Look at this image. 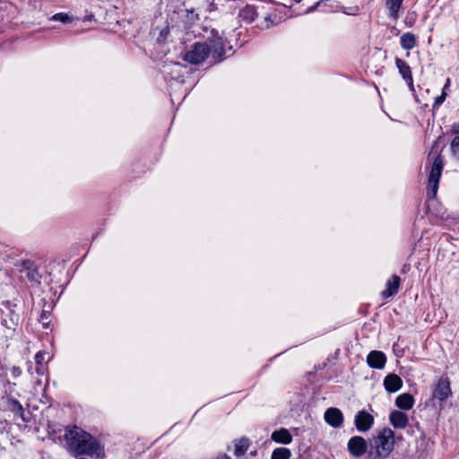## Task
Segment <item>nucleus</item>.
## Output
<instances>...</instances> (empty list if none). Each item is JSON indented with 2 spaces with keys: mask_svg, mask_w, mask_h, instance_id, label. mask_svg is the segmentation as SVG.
<instances>
[{
  "mask_svg": "<svg viewBox=\"0 0 459 459\" xmlns=\"http://www.w3.org/2000/svg\"><path fill=\"white\" fill-rule=\"evenodd\" d=\"M64 438L67 449L76 457L100 455L102 449L100 444L90 433L75 425L65 428Z\"/></svg>",
  "mask_w": 459,
  "mask_h": 459,
  "instance_id": "1",
  "label": "nucleus"
},
{
  "mask_svg": "<svg viewBox=\"0 0 459 459\" xmlns=\"http://www.w3.org/2000/svg\"><path fill=\"white\" fill-rule=\"evenodd\" d=\"M439 145H432L426 160V169L429 170L427 196L430 199L436 197L439 180L445 166V160L441 154Z\"/></svg>",
  "mask_w": 459,
  "mask_h": 459,
  "instance_id": "2",
  "label": "nucleus"
},
{
  "mask_svg": "<svg viewBox=\"0 0 459 459\" xmlns=\"http://www.w3.org/2000/svg\"><path fill=\"white\" fill-rule=\"evenodd\" d=\"M394 432L385 428L370 440L369 455L373 459H386L394 447Z\"/></svg>",
  "mask_w": 459,
  "mask_h": 459,
  "instance_id": "3",
  "label": "nucleus"
},
{
  "mask_svg": "<svg viewBox=\"0 0 459 459\" xmlns=\"http://www.w3.org/2000/svg\"><path fill=\"white\" fill-rule=\"evenodd\" d=\"M209 56V46L205 43H195L191 50L185 54L184 59L193 65L203 63Z\"/></svg>",
  "mask_w": 459,
  "mask_h": 459,
  "instance_id": "4",
  "label": "nucleus"
},
{
  "mask_svg": "<svg viewBox=\"0 0 459 459\" xmlns=\"http://www.w3.org/2000/svg\"><path fill=\"white\" fill-rule=\"evenodd\" d=\"M17 266L19 267V271L22 273H25L27 279L33 283L39 284L41 275L39 272L38 266L35 264V263L31 260H22L19 264H17Z\"/></svg>",
  "mask_w": 459,
  "mask_h": 459,
  "instance_id": "5",
  "label": "nucleus"
},
{
  "mask_svg": "<svg viewBox=\"0 0 459 459\" xmlns=\"http://www.w3.org/2000/svg\"><path fill=\"white\" fill-rule=\"evenodd\" d=\"M450 396H452L450 381L447 377H441L434 386L432 398L442 403Z\"/></svg>",
  "mask_w": 459,
  "mask_h": 459,
  "instance_id": "6",
  "label": "nucleus"
},
{
  "mask_svg": "<svg viewBox=\"0 0 459 459\" xmlns=\"http://www.w3.org/2000/svg\"><path fill=\"white\" fill-rule=\"evenodd\" d=\"M347 450L351 456L359 458L366 454L368 443L363 437L353 436L348 440Z\"/></svg>",
  "mask_w": 459,
  "mask_h": 459,
  "instance_id": "7",
  "label": "nucleus"
},
{
  "mask_svg": "<svg viewBox=\"0 0 459 459\" xmlns=\"http://www.w3.org/2000/svg\"><path fill=\"white\" fill-rule=\"evenodd\" d=\"M374 417L365 410L359 411L354 417V425L358 431L367 432L374 424Z\"/></svg>",
  "mask_w": 459,
  "mask_h": 459,
  "instance_id": "8",
  "label": "nucleus"
},
{
  "mask_svg": "<svg viewBox=\"0 0 459 459\" xmlns=\"http://www.w3.org/2000/svg\"><path fill=\"white\" fill-rule=\"evenodd\" d=\"M325 422L333 428H341L343 424V414L338 408H328L324 414Z\"/></svg>",
  "mask_w": 459,
  "mask_h": 459,
  "instance_id": "9",
  "label": "nucleus"
},
{
  "mask_svg": "<svg viewBox=\"0 0 459 459\" xmlns=\"http://www.w3.org/2000/svg\"><path fill=\"white\" fill-rule=\"evenodd\" d=\"M209 55H211L212 58L214 62H219L221 60L224 55V44L221 38H216L214 39H209Z\"/></svg>",
  "mask_w": 459,
  "mask_h": 459,
  "instance_id": "10",
  "label": "nucleus"
},
{
  "mask_svg": "<svg viewBox=\"0 0 459 459\" xmlns=\"http://www.w3.org/2000/svg\"><path fill=\"white\" fill-rule=\"evenodd\" d=\"M367 363L372 368L382 369L386 363V357L380 351H372L367 356Z\"/></svg>",
  "mask_w": 459,
  "mask_h": 459,
  "instance_id": "11",
  "label": "nucleus"
},
{
  "mask_svg": "<svg viewBox=\"0 0 459 459\" xmlns=\"http://www.w3.org/2000/svg\"><path fill=\"white\" fill-rule=\"evenodd\" d=\"M389 421L394 429H405L409 424V419L406 413L401 411H393L389 415Z\"/></svg>",
  "mask_w": 459,
  "mask_h": 459,
  "instance_id": "12",
  "label": "nucleus"
},
{
  "mask_svg": "<svg viewBox=\"0 0 459 459\" xmlns=\"http://www.w3.org/2000/svg\"><path fill=\"white\" fill-rule=\"evenodd\" d=\"M401 279L397 275H393L386 282L385 289L381 292L384 299L394 296L400 288Z\"/></svg>",
  "mask_w": 459,
  "mask_h": 459,
  "instance_id": "13",
  "label": "nucleus"
},
{
  "mask_svg": "<svg viewBox=\"0 0 459 459\" xmlns=\"http://www.w3.org/2000/svg\"><path fill=\"white\" fill-rule=\"evenodd\" d=\"M384 386L388 393H394L402 388L403 380L398 375L391 373L385 377Z\"/></svg>",
  "mask_w": 459,
  "mask_h": 459,
  "instance_id": "14",
  "label": "nucleus"
},
{
  "mask_svg": "<svg viewBox=\"0 0 459 459\" xmlns=\"http://www.w3.org/2000/svg\"><path fill=\"white\" fill-rule=\"evenodd\" d=\"M395 65L399 70L400 74L403 76L404 81L408 83L410 87H413V79L411 74V70L409 65L401 58L396 57Z\"/></svg>",
  "mask_w": 459,
  "mask_h": 459,
  "instance_id": "15",
  "label": "nucleus"
},
{
  "mask_svg": "<svg viewBox=\"0 0 459 459\" xmlns=\"http://www.w3.org/2000/svg\"><path fill=\"white\" fill-rule=\"evenodd\" d=\"M271 439L275 443L288 445L291 443L292 436L287 429L281 428L272 433Z\"/></svg>",
  "mask_w": 459,
  "mask_h": 459,
  "instance_id": "16",
  "label": "nucleus"
},
{
  "mask_svg": "<svg viewBox=\"0 0 459 459\" xmlns=\"http://www.w3.org/2000/svg\"><path fill=\"white\" fill-rule=\"evenodd\" d=\"M415 400L411 394H399L395 399V405L401 410H410L413 407Z\"/></svg>",
  "mask_w": 459,
  "mask_h": 459,
  "instance_id": "17",
  "label": "nucleus"
},
{
  "mask_svg": "<svg viewBox=\"0 0 459 459\" xmlns=\"http://www.w3.org/2000/svg\"><path fill=\"white\" fill-rule=\"evenodd\" d=\"M401 46L403 49L411 50L417 45L416 36L411 32L403 33L401 36Z\"/></svg>",
  "mask_w": 459,
  "mask_h": 459,
  "instance_id": "18",
  "label": "nucleus"
},
{
  "mask_svg": "<svg viewBox=\"0 0 459 459\" xmlns=\"http://www.w3.org/2000/svg\"><path fill=\"white\" fill-rule=\"evenodd\" d=\"M403 2V0H385V5L390 12L389 17L393 18L394 20L398 18V13Z\"/></svg>",
  "mask_w": 459,
  "mask_h": 459,
  "instance_id": "19",
  "label": "nucleus"
},
{
  "mask_svg": "<svg viewBox=\"0 0 459 459\" xmlns=\"http://www.w3.org/2000/svg\"><path fill=\"white\" fill-rule=\"evenodd\" d=\"M255 16H256V9L252 5H246L239 12V17L247 22H253L255 20Z\"/></svg>",
  "mask_w": 459,
  "mask_h": 459,
  "instance_id": "20",
  "label": "nucleus"
},
{
  "mask_svg": "<svg viewBox=\"0 0 459 459\" xmlns=\"http://www.w3.org/2000/svg\"><path fill=\"white\" fill-rule=\"evenodd\" d=\"M248 447H249L248 439L246 437L240 438L239 440L236 441V443H235L234 455L236 456H241L246 454Z\"/></svg>",
  "mask_w": 459,
  "mask_h": 459,
  "instance_id": "21",
  "label": "nucleus"
},
{
  "mask_svg": "<svg viewBox=\"0 0 459 459\" xmlns=\"http://www.w3.org/2000/svg\"><path fill=\"white\" fill-rule=\"evenodd\" d=\"M7 407L13 411L15 415H18L22 418L23 416V407L22 403L13 398H8L7 400Z\"/></svg>",
  "mask_w": 459,
  "mask_h": 459,
  "instance_id": "22",
  "label": "nucleus"
},
{
  "mask_svg": "<svg viewBox=\"0 0 459 459\" xmlns=\"http://www.w3.org/2000/svg\"><path fill=\"white\" fill-rule=\"evenodd\" d=\"M291 456L290 450L286 447L275 448L271 455V459H290Z\"/></svg>",
  "mask_w": 459,
  "mask_h": 459,
  "instance_id": "23",
  "label": "nucleus"
},
{
  "mask_svg": "<svg viewBox=\"0 0 459 459\" xmlns=\"http://www.w3.org/2000/svg\"><path fill=\"white\" fill-rule=\"evenodd\" d=\"M51 20L58 21L63 23H68L72 21V18L66 13H59L53 15Z\"/></svg>",
  "mask_w": 459,
  "mask_h": 459,
  "instance_id": "24",
  "label": "nucleus"
},
{
  "mask_svg": "<svg viewBox=\"0 0 459 459\" xmlns=\"http://www.w3.org/2000/svg\"><path fill=\"white\" fill-rule=\"evenodd\" d=\"M47 355L46 351H39L36 353L34 359L37 365H44L45 357Z\"/></svg>",
  "mask_w": 459,
  "mask_h": 459,
  "instance_id": "25",
  "label": "nucleus"
},
{
  "mask_svg": "<svg viewBox=\"0 0 459 459\" xmlns=\"http://www.w3.org/2000/svg\"><path fill=\"white\" fill-rule=\"evenodd\" d=\"M49 316H50L49 313H48L46 311H42L39 320L44 327H47L48 325Z\"/></svg>",
  "mask_w": 459,
  "mask_h": 459,
  "instance_id": "26",
  "label": "nucleus"
},
{
  "mask_svg": "<svg viewBox=\"0 0 459 459\" xmlns=\"http://www.w3.org/2000/svg\"><path fill=\"white\" fill-rule=\"evenodd\" d=\"M446 92H442L440 96H437L435 99L433 107L434 108L439 107L446 100Z\"/></svg>",
  "mask_w": 459,
  "mask_h": 459,
  "instance_id": "27",
  "label": "nucleus"
},
{
  "mask_svg": "<svg viewBox=\"0 0 459 459\" xmlns=\"http://www.w3.org/2000/svg\"><path fill=\"white\" fill-rule=\"evenodd\" d=\"M22 368L20 367L13 366L11 368V374L14 378L19 377L22 375Z\"/></svg>",
  "mask_w": 459,
  "mask_h": 459,
  "instance_id": "28",
  "label": "nucleus"
},
{
  "mask_svg": "<svg viewBox=\"0 0 459 459\" xmlns=\"http://www.w3.org/2000/svg\"><path fill=\"white\" fill-rule=\"evenodd\" d=\"M36 372L39 375H44V373H45V367H44V365H37Z\"/></svg>",
  "mask_w": 459,
  "mask_h": 459,
  "instance_id": "29",
  "label": "nucleus"
},
{
  "mask_svg": "<svg viewBox=\"0 0 459 459\" xmlns=\"http://www.w3.org/2000/svg\"><path fill=\"white\" fill-rule=\"evenodd\" d=\"M451 131L455 134H459V124L453 125Z\"/></svg>",
  "mask_w": 459,
  "mask_h": 459,
  "instance_id": "30",
  "label": "nucleus"
},
{
  "mask_svg": "<svg viewBox=\"0 0 459 459\" xmlns=\"http://www.w3.org/2000/svg\"><path fill=\"white\" fill-rule=\"evenodd\" d=\"M450 84H451V80H450V78H447L446 82L443 87L442 92H446V90L450 87Z\"/></svg>",
  "mask_w": 459,
  "mask_h": 459,
  "instance_id": "31",
  "label": "nucleus"
},
{
  "mask_svg": "<svg viewBox=\"0 0 459 459\" xmlns=\"http://www.w3.org/2000/svg\"><path fill=\"white\" fill-rule=\"evenodd\" d=\"M320 4H321V1L317 2L315 5L309 7L307 12V13L313 12L314 10H316L317 8V6L320 5Z\"/></svg>",
  "mask_w": 459,
  "mask_h": 459,
  "instance_id": "32",
  "label": "nucleus"
},
{
  "mask_svg": "<svg viewBox=\"0 0 459 459\" xmlns=\"http://www.w3.org/2000/svg\"><path fill=\"white\" fill-rule=\"evenodd\" d=\"M216 459H231V458L226 454H221L217 456Z\"/></svg>",
  "mask_w": 459,
  "mask_h": 459,
  "instance_id": "33",
  "label": "nucleus"
},
{
  "mask_svg": "<svg viewBox=\"0 0 459 459\" xmlns=\"http://www.w3.org/2000/svg\"><path fill=\"white\" fill-rule=\"evenodd\" d=\"M451 143H459V135L455 136Z\"/></svg>",
  "mask_w": 459,
  "mask_h": 459,
  "instance_id": "34",
  "label": "nucleus"
},
{
  "mask_svg": "<svg viewBox=\"0 0 459 459\" xmlns=\"http://www.w3.org/2000/svg\"><path fill=\"white\" fill-rule=\"evenodd\" d=\"M2 323H3V324H4V325H6V320H5V319H3V320H2Z\"/></svg>",
  "mask_w": 459,
  "mask_h": 459,
  "instance_id": "35",
  "label": "nucleus"
}]
</instances>
